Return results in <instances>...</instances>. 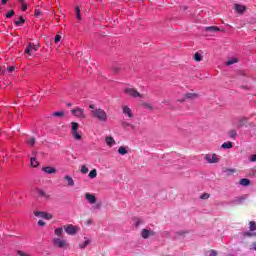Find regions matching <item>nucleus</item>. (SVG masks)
Masks as SVG:
<instances>
[{
	"label": "nucleus",
	"mask_w": 256,
	"mask_h": 256,
	"mask_svg": "<svg viewBox=\"0 0 256 256\" xmlns=\"http://www.w3.org/2000/svg\"><path fill=\"white\" fill-rule=\"evenodd\" d=\"M92 117H94V119H98V121H101L102 123H105L107 121V112L101 108H96L92 110Z\"/></svg>",
	"instance_id": "nucleus-1"
},
{
	"label": "nucleus",
	"mask_w": 256,
	"mask_h": 256,
	"mask_svg": "<svg viewBox=\"0 0 256 256\" xmlns=\"http://www.w3.org/2000/svg\"><path fill=\"white\" fill-rule=\"evenodd\" d=\"M53 244H54V247H58L59 249H67V247H69L67 240H63L61 238H54Z\"/></svg>",
	"instance_id": "nucleus-2"
},
{
	"label": "nucleus",
	"mask_w": 256,
	"mask_h": 256,
	"mask_svg": "<svg viewBox=\"0 0 256 256\" xmlns=\"http://www.w3.org/2000/svg\"><path fill=\"white\" fill-rule=\"evenodd\" d=\"M124 93H125L126 95H128L129 97H133V98L139 97L140 99L143 98V94L139 93V92L137 91V89H135V88H126V89L124 90Z\"/></svg>",
	"instance_id": "nucleus-3"
},
{
	"label": "nucleus",
	"mask_w": 256,
	"mask_h": 256,
	"mask_svg": "<svg viewBox=\"0 0 256 256\" xmlns=\"http://www.w3.org/2000/svg\"><path fill=\"white\" fill-rule=\"evenodd\" d=\"M71 113L74 117H77L78 119H85L87 115H85V110L83 108H75L71 110Z\"/></svg>",
	"instance_id": "nucleus-4"
},
{
	"label": "nucleus",
	"mask_w": 256,
	"mask_h": 256,
	"mask_svg": "<svg viewBox=\"0 0 256 256\" xmlns=\"http://www.w3.org/2000/svg\"><path fill=\"white\" fill-rule=\"evenodd\" d=\"M71 125H72V136L74 137V139H76V141H81V134L77 132L79 130V123L71 122Z\"/></svg>",
	"instance_id": "nucleus-5"
},
{
	"label": "nucleus",
	"mask_w": 256,
	"mask_h": 256,
	"mask_svg": "<svg viewBox=\"0 0 256 256\" xmlns=\"http://www.w3.org/2000/svg\"><path fill=\"white\" fill-rule=\"evenodd\" d=\"M39 50V45H35V44H28L26 49L24 50L25 55H32L34 54L36 51Z\"/></svg>",
	"instance_id": "nucleus-6"
},
{
	"label": "nucleus",
	"mask_w": 256,
	"mask_h": 256,
	"mask_svg": "<svg viewBox=\"0 0 256 256\" xmlns=\"http://www.w3.org/2000/svg\"><path fill=\"white\" fill-rule=\"evenodd\" d=\"M35 217H40L41 219H47L48 221L50 219H53V215L52 214H49L47 212H41V211H36L34 213Z\"/></svg>",
	"instance_id": "nucleus-7"
},
{
	"label": "nucleus",
	"mask_w": 256,
	"mask_h": 256,
	"mask_svg": "<svg viewBox=\"0 0 256 256\" xmlns=\"http://www.w3.org/2000/svg\"><path fill=\"white\" fill-rule=\"evenodd\" d=\"M64 231H66L68 235H75V233H77V227L73 226V224L65 225Z\"/></svg>",
	"instance_id": "nucleus-8"
},
{
	"label": "nucleus",
	"mask_w": 256,
	"mask_h": 256,
	"mask_svg": "<svg viewBox=\"0 0 256 256\" xmlns=\"http://www.w3.org/2000/svg\"><path fill=\"white\" fill-rule=\"evenodd\" d=\"M255 229H256L255 221H251L250 222V231L244 232V235L246 237H253V236H255V233H253V231H255Z\"/></svg>",
	"instance_id": "nucleus-9"
},
{
	"label": "nucleus",
	"mask_w": 256,
	"mask_h": 256,
	"mask_svg": "<svg viewBox=\"0 0 256 256\" xmlns=\"http://www.w3.org/2000/svg\"><path fill=\"white\" fill-rule=\"evenodd\" d=\"M15 69H17L16 66H4V70L2 71V75H11V73H14Z\"/></svg>",
	"instance_id": "nucleus-10"
},
{
	"label": "nucleus",
	"mask_w": 256,
	"mask_h": 256,
	"mask_svg": "<svg viewBox=\"0 0 256 256\" xmlns=\"http://www.w3.org/2000/svg\"><path fill=\"white\" fill-rule=\"evenodd\" d=\"M85 199L91 203V205H95L97 203V197L91 193L85 194Z\"/></svg>",
	"instance_id": "nucleus-11"
},
{
	"label": "nucleus",
	"mask_w": 256,
	"mask_h": 256,
	"mask_svg": "<svg viewBox=\"0 0 256 256\" xmlns=\"http://www.w3.org/2000/svg\"><path fill=\"white\" fill-rule=\"evenodd\" d=\"M249 125V120L247 118H240L237 122L238 129H241V127H247Z\"/></svg>",
	"instance_id": "nucleus-12"
},
{
	"label": "nucleus",
	"mask_w": 256,
	"mask_h": 256,
	"mask_svg": "<svg viewBox=\"0 0 256 256\" xmlns=\"http://www.w3.org/2000/svg\"><path fill=\"white\" fill-rule=\"evenodd\" d=\"M42 171L47 175H53V173H57V169L51 166L42 167Z\"/></svg>",
	"instance_id": "nucleus-13"
},
{
	"label": "nucleus",
	"mask_w": 256,
	"mask_h": 256,
	"mask_svg": "<svg viewBox=\"0 0 256 256\" xmlns=\"http://www.w3.org/2000/svg\"><path fill=\"white\" fill-rule=\"evenodd\" d=\"M199 97V94L197 93H186L184 94V99L189 100V101H193L195 99H197Z\"/></svg>",
	"instance_id": "nucleus-14"
},
{
	"label": "nucleus",
	"mask_w": 256,
	"mask_h": 256,
	"mask_svg": "<svg viewBox=\"0 0 256 256\" xmlns=\"http://www.w3.org/2000/svg\"><path fill=\"white\" fill-rule=\"evenodd\" d=\"M122 110L124 115H127L129 119H133V111L131 110V108H129L128 106H123Z\"/></svg>",
	"instance_id": "nucleus-15"
},
{
	"label": "nucleus",
	"mask_w": 256,
	"mask_h": 256,
	"mask_svg": "<svg viewBox=\"0 0 256 256\" xmlns=\"http://www.w3.org/2000/svg\"><path fill=\"white\" fill-rule=\"evenodd\" d=\"M141 235L143 239H149L150 235H155V232L148 229H143Z\"/></svg>",
	"instance_id": "nucleus-16"
},
{
	"label": "nucleus",
	"mask_w": 256,
	"mask_h": 256,
	"mask_svg": "<svg viewBox=\"0 0 256 256\" xmlns=\"http://www.w3.org/2000/svg\"><path fill=\"white\" fill-rule=\"evenodd\" d=\"M64 181H67L68 187H75V180L69 175L64 176Z\"/></svg>",
	"instance_id": "nucleus-17"
},
{
	"label": "nucleus",
	"mask_w": 256,
	"mask_h": 256,
	"mask_svg": "<svg viewBox=\"0 0 256 256\" xmlns=\"http://www.w3.org/2000/svg\"><path fill=\"white\" fill-rule=\"evenodd\" d=\"M37 193H38V196L42 197L43 199H50L51 198V196L49 194H47V192H45L42 189H38Z\"/></svg>",
	"instance_id": "nucleus-18"
},
{
	"label": "nucleus",
	"mask_w": 256,
	"mask_h": 256,
	"mask_svg": "<svg viewBox=\"0 0 256 256\" xmlns=\"http://www.w3.org/2000/svg\"><path fill=\"white\" fill-rule=\"evenodd\" d=\"M239 185H242V187H249V185H251V181L247 178H242L239 181Z\"/></svg>",
	"instance_id": "nucleus-19"
},
{
	"label": "nucleus",
	"mask_w": 256,
	"mask_h": 256,
	"mask_svg": "<svg viewBox=\"0 0 256 256\" xmlns=\"http://www.w3.org/2000/svg\"><path fill=\"white\" fill-rule=\"evenodd\" d=\"M247 8L241 4H235V10L237 11V13H245V10Z\"/></svg>",
	"instance_id": "nucleus-20"
},
{
	"label": "nucleus",
	"mask_w": 256,
	"mask_h": 256,
	"mask_svg": "<svg viewBox=\"0 0 256 256\" xmlns=\"http://www.w3.org/2000/svg\"><path fill=\"white\" fill-rule=\"evenodd\" d=\"M106 145H108V147H113V145H115V139H113L111 136H107Z\"/></svg>",
	"instance_id": "nucleus-21"
},
{
	"label": "nucleus",
	"mask_w": 256,
	"mask_h": 256,
	"mask_svg": "<svg viewBox=\"0 0 256 256\" xmlns=\"http://www.w3.org/2000/svg\"><path fill=\"white\" fill-rule=\"evenodd\" d=\"M221 147L222 149H233V142L231 141L224 142Z\"/></svg>",
	"instance_id": "nucleus-22"
},
{
	"label": "nucleus",
	"mask_w": 256,
	"mask_h": 256,
	"mask_svg": "<svg viewBox=\"0 0 256 256\" xmlns=\"http://www.w3.org/2000/svg\"><path fill=\"white\" fill-rule=\"evenodd\" d=\"M75 15H76V19L78 21H81V8H79V6H76L75 7Z\"/></svg>",
	"instance_id": "nucleus-23"
},
{
	"label": "nucleus",
	"mask_w": 256,
	"mask_h": 256,
	"mask_svg": "<svg viewBox=\"0 0 256 256\" xmlns=\"http://www.w3.org/2000/svg\"><path fill=\"white\" fill-rule=\"evenodd\" d=\"M14 23L17 27H21V25H23V23H25V18H23V16H20L18 18V20H16Z\"/></svg>",
	"instance_id": "nucleus-24"
},
{
	"label": "nucleus",
	"mask_w": 256,
	"mask_h": 256,
	"mask_svg": "<svg viewBox=\"0 0 256 256\" xmlns=\"http://www.w3.org/2000/svg\"><path fill=\"white\" fill-rule=\"evenodd\" d=\"M219 30L220 29L217 26H208V27H206V31H209L210 33H215V32H217Z\"/></svg>",
	"instance_id": "nucleus-25"
},
{
	"label": "nucleus",
	"mask_w": 256,
	"mask_h": 256,
	"mask_svg": "<svg viewBox=\"0 0 256 256\" xmlns=\"http://www.w3.org/2000/svg\"><path fill=\"white\" fill-rule=\"evenodd\" d=\"M228 137H230L231 139H235V137H237V131L235 129L229 130Z\"/></svg>",
	"instance_id": "nucleus-26"
},
{
	"label": "nucleus",
	"mask_w": 256,
	"mask_h": 256,
	"mask_svg": "<svg viewBox=\"0 0 256 256\" xmlns=\"http://www.w3.org/2000/svg\"><path fill=\"white\" fill-rule=\"evenodd\" d=\"M30 165H31V167H39V162L37 161V158L32 157L30 159Z\"/></svg>",
	"instance_id": "nucleus-27"
},
{
	"label": "nucleus",
	"mask_w": 256,
	"mask_h": 256,
	"mask_svg": "<svg viewBox=\"0 0 256 256\" xmlns=\"http://www.w3.org/2000/svg\"><path fill=\"white\" fill-rule=\"evenodd\" d=\"M118 153L120 155H127L128 151H127V148H125L124 146H121L119 149H118Z\"/></svg>",
	"instance_id": "nucleus-28"
},
{
	"label": "nucleus",
	"mask_w": 256,
	"mask_h": 256,
	"mask_svg": "<svg viewBox=\"0 0 256 256\" xmlns=\"http://www.w3.org/2000/svg\"><path fill=\"white\" fill-rule=\"evenodd\" d=\"M194 61H197L198 63L203 61V57L199 54V52H196L194 55Z\"/></svg>",
	"instance_id": "nucleus-29"
},
{
	"label": "nucleus",
	"mask_w": 256,
	"mask_h": 256,
	"mask_svg": "<svg viewBox=\"0 0 256 256\" xmlns=\"http://www.w3.org/2000/svg\"><path fill=\"white\" fill-rule=\"evenodd\" d=\"M36 141H37V140L35 139V137H30V138L26 141V143L30 144V147H33V145H35Z\"/></svg>",
	"instance_id": "nucleus-30"
},
{
	"label": "nucleus",
	"mask_w": 256,
	"mask_h": 256,
	"mask_svg": "<svg viewBox=\"0 0 256 256\" xmlns=\"http://www.w3.org/2000/svg\"><path fill=\"white\" fill-rule=\"evenodd\" d=\"M89 177L90 179H95V177H97V169L91 170L89 173Z\"/></svg>",
	"instance_id": "nucleus-31"
},
{
	"label": "nucleus",
	"mask_w": 256,
	"mask_h": 256,
	"mask_svg": "<svg viewBox=\"0 0 256 256\" xmlns=\"http://www.w3.org/2000/svg\"><path fill=\"white\" fill-rule=\"evenodd\" d=\"M239 60L237 58H232L226 62V65H235Z\"/></svg>",
	"instance_id": "nucleus-32"
},
{
	"label": "nucleus",
	"mask_w": 256,
	"mask_h": 256,
	"mask_svg": "<svg viewBox=\"0 0 256 256\" xmlns=\"http://www.w3.org/2000/svg\"><path fill=\"white\" fill-rule=\"evenodd\" d=\"M54 233L57 237H61L63 235V228H57Z\"/></svg>",
	"instance_id": "nucleus-33"
},
{
	"label": "nucleus",
	"mask_w": 256,
	"mask_h": 256,
	"mask_svg": "<svg viewBox=\"0 0 256 256\" xmlns=\"http://www.w3.org/2000/svg\"><path fill=\"white\" fill-rule=\"evenodd\" d=\"M80 172L85 175V174L89 173V168H87L86 165H82Z\"/></svg>",
	"instance_id": "nucleus-34"
},
{
	"label": "nucleus",
	"mask_w": 256,
	"mask_h": 256,
	"mask_svg": "<svg viewBox=\"0 0 256 256\" xmlns=\"http://www.w3.org/2000/svg\"><path fill=\"white\" fill-rule=\"evenodd\" d=\"M89 243H91V241L86 240L83 243L79 244L80 249H85V247H87V245H89Z\"/></svg>",
	"instance_id": "nucleus-35"
},
{
	"label": "nucleus",
	"mask_w": 256,
	"mask_h": 256,
	"mask_svg": "<svg viewBox=\"0 0 256 256\" xmlns=\"http://www.w3.org/2000/svg\"><path fill=\"white\" fill-rule=\"evenodd\" d=\"M63 115H65V112H63V111L54 112L52 114L53 117H63Z\"/></svg>",
	"instance_id": "nucleus-36"
},
{
	"label": "nucleus",
	"mask_w": 256,
	"mask_h": 256,
	"mask_svg": "<svg viewBox=\"0 0 256 256\" xmlns=\"http://www.w3.org/2000/svg\"><path fill=\"white\" fill-rule=\"evenodd\" d=\"M15 15V11L14 10H10L7 14H6V19H11V17H13Z\"/></svg>",
	"instance_id": "nucleus-37"
},
{
	"label": "nucleus",
	"mask_w": 256,
	"mask_h": 256,
	"mask_svg": "<svg viewBox=\"0 0 256 256\" xmlns=\"http://www.w3.org/2000/svg\"><path fill=\"white\" fill-rule=\"evenodd\" d=\"M212 163H219V157L217 156V154L212 155Z\"/></svg>",
	"instance_id": "nucleus-38"
},
{
	"label": "nucleus",
	"mask_w": 256,
	"mask_h": 256,
	"mask_svg": "<svg viewBox=\"0 0 256 256\" xmlns=\"http://www.w3.org/2000/svg\"><path fill=\"white\" fill-rule=\"evenodd\" d=\"M205 159H206V161H208L209 163H213L211 154H206V155H205Z\"/></svg>",
	"instance_id": "nucleus-39"
},
{
	"label": "nucleus",
	"mask_w": 256,
	"mask_h": 256,
	"mask_svg": "<svg viewBox=\"0 0 256 256\" xmlns=\"http://www.w3.org/2000/svg\"><path fill=\"white\" fill-rule=\"evenodd\" d=\"M209 197H211V195H209V193H204L200 196V199H209Z\"/></svg>",
	"instance_id": "nucleus-40"
},
{
	"label": "nucleus",
	"mask_w": 256,
	"mask_h": 256,
	"mask_svg": "<svg viewBox=\"0 0 256 256\" xmlns=\"http://www.w3.org/2000/svg\"><path fill=\"white\" fill-rule=\"evenodd\" d=\"M61 41V35L57 34L54 38V43H59Z\"/></svg>",
	"instance_id": "nucleus-41"
},
{
	"label": "nucleus",
	"mask_w": 256,
	"mask_h": 256,
	"mask_svg": "<svg viewBox=\"0 0 256 256\" xmlns=\"http://www.w3.org/2000/svg\"><path fill=\"white\" fill-rule=\"evenodd\" d=\"M34 15H35V17H40L41 16V10H39V9L34 10Z\"/></svg>",
	"instance_id": "nucleus-42"
},
{
	"label": "nucleus",
	"mask_w": 256,
	"mask_h": 256,
	"mask_svg": "<svg viewBox=\"0 0 256 256\" xmlns=\"http://www.w3.org/2000/svg\"><path fill=\"white\" fill-rule=\"evenodd\" d=\"M250 161H251L252 163H255V161H256V154H254V155L251 156Z\"/></svg>",
	"instance_id": "nucleus-43"
},
{
	"label": "nucleus",
	"mask_w": 256,
	"mask_h": 256,
	"mask_svg": "<svg viewBox=\"0 0 256 256\" xmlns=\"http://www.w3.org/2000/svg\"><path fill=\"white\" fill-rule=\"evenodd\" d=\"M38 225H39L40 227H44L45 221L39 220V221H38Z\"/></svg>",
	"instance_id": "nucleus-44"
},
{
	"label": "nucleus",
	"mask_w": 256,
	"mask_h": 256,
	"mask_svg": "<svg viewBox=\"0 0 256 256\" xmlns=\"http://www.w3.org/2000/svg\"><path fill=\"white\" fill-rule=\"evenodd\" d=\"M22 11H27V4L22 3Z\"/></svg>",
	"instance_id": "nucleus-45"
},
{
	"label": "nucleus",
	"mask_w": 256,
	"mask_h": 256,
	"mask_svg": "<svg viewBox=\"0 0 256 256\" xmlns=\"http://www.w3.org/2000/svg\"><path fill=\"white\" fill-rule=\"evenodd\" d=\"M210 256H217V251H215V250H211V252H210Z\"/></svg>",
	"instance_id": "nucleus-46"
},
{
	"label": "nucleus",
	"mask_w": 256,
	"mask_h": 256,
	"mask_svg": "<svg viewBox=\"0 0 256 256\" xmlns=\"http://www.w3.org/2000/svg\"><path fill=\"white\" fill-rule=\"evenodd\" d=\"M144 107H146L147 109H153V106H151V104H144Z\"/></svg>",
	"instance_id": "nucleus-47"
},
{
	"label": "nucleus",
	"mask_w": 256,
	"mask_h": 256,
	"mask_svg": "<svg viewBox=\"0 0 256 256\" xmlns=\"http://www.w3.org/2000/svg\"><path fill=\"white\" fill-rule=\"evenodd\" d=\"M227 173H235V169H227Z\"/></svg>",
	"instance_id": "nucleus-48"
},
{
	"label": "nucleus",
	"mask_w": 256,
	"mask_h": 256,
	"mask_svg": "<svg viewBox=\"0 0 256 256\" xmlns=\"http://www.w3.org/2000/svg\"><path fill=\"white\" fill-rule=\"evenodd\" d=\"M180 103H184V101H187V99H185V96H183L182 99L178 100Z\"/></svg>",
	"instance_id": "nucleus-49"
},
{
	"label": "nucleus",
	"mask_w": 256,
	"mask_h": 256,
	"mask_svg": "<svg viewBox=\"0 0 256 256\" xmlns=\"http://www.w3.org/2000/svg\"><path fill=\"white\" fill-rule=\"evenodd\" d=\"M113 72H114V73H119V68L115 67V68L113 69Z\"/></svg>",
	"instance_id": "nucleus-50"
},
{
	"label": "nucleus",
	"mask_w": 256,
	"mask_h": 256,
	"mask_svg": "<svg viewBox=\"0 0 256 256\" xmlns=\"http://www.w3.org/2000/svg\"><path fill=\"white\" fill-rule=\"evenodd\" d=\"M4 70H5V67H3V68L0 67V75H3Z\"/></svg>",
	"instance_id": "nucleus-51"
},
{
	"label": "nucleus",
	"mask_w": 256,
	"mask_h": 256,
	"mask_svg": "<svg viewBox=\"0 0 256 256\" xmlns=\"http://www.w3.org/2000/svg\"><path fill=\"white\" fill-rule=\"evenodd\" d=\"M87 225H91V223H93V221L91 219L87 220Z\"/></svg>",
	"instance_id": "nucleus-52"
},
{
	"label": "nucleus",
	"mask_w": 256,
	"mask_h": 256,
	"mask_svg": "<svg viewBox=\"0 0 256 256\" xmlns=\"http://www.w3.org/2000/svg\"><path fill=\"white\" fill-rule=\"evenodd\" d=\"M7 1L9 0H2V5H7Z\"/></svg>",
	"instance_id": "nucleus-53"
},
{
	"label": "nucleus",
	"mask_w": 256,
	"mask_h": 256,
	"mask_svg": "<svg viewBox=\"0 0 256 256\" xmlns=\"http://www.w3.org/2000/svg\"><path fill=\"white\" fill-rule=\"evenodd\" d=\"M67 107H73V104L72 103H68Z\"/></svg>",
	"instance_id": "nucleus-54"
},
{
	"label": "nucleus",
	"mask_w": 256,
	"mask_h": 256,
	"mask_svg": "<svg viewBox=\"0 0 256 256\" xmlns=\"http://www.w3.org/2000/svg\"><path fill=\"white\" fill-rule=\"evenodd\" d=\"M89 108H90V109H94L95 106H94L93 104H91V105L89 106Z\"/></svg>",
	"instance_id": "nucleus-55"
},
{
	"label": "nucleus",
	"mask_w": 256,
	"mask_h": 256,
	"mask_svg": "<svg viewBox=\"0 0 256 256\" xmlns=\"http://www.w3.org/2000/svg\"><path fill=\"white\" fill-rule=\"evenodd\" d=\"M252 249H254V251H256V244L253 245Z\"/></svg>",
	"instance_id": "nucleus-56"
},
{
	"label": "nucleus",
	"mask_w": 256,
	"mask_h": 256,
	"mask_svg": "<svg viewBox=\"0 0 256 256\" xmlns=\"http://www.w3.org/2000/svg\"><path fill=\"white\" fill-rule=\"evenodd\" d=\"M136 227H139V222H136Z\"/></svg>",
	"instance_id": "nucleus-57"
},
{
	"label": "nucleus",
	"mask_w": 256,
	"mask_h": 256,
	"mask_svg": "<svg viewBox=\"0 0 256 256\" xmlns=\"http://www.w3.org/2000/svg\"><path fill=\"white\" fill-rule=\"evenodd\" d=\"M18 1H19V3H23L24 0H18Z\"/></svg>",
	"instance_id": "nucleus-58"
},
{
	"label": "nucleus",
	"mask_w": 256,
	"mask_h": 256,
	"mask_svg": "<svg viewBox=\"0 0 256 256\" xmlns=\"http://www.w3.org/2000/svg\"><path fill=\"white\" fill-rule=\"evenodd\" d=\"M186 9H187V7L184 6V7H183V10L185 11Z\"/></svg>",
	"instance_id": "nucleus-59"
},
{
	"label": "nucleus",
	"mask_w": 256,
	"mask_h": 256,
	"mask_svg": "<svg viewBox=\"0 0 256 256\" xmlns=\"http://www.w3.org/2000/svg\"><path fill=\"white\" fill-rule=\"evenodd\" d=\"M96 208H97V209H99V205H98V206H96Z\"/></svg>",
	"instance_id": "nucleus-60"
}]
</instances>
